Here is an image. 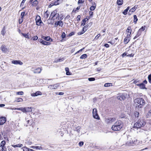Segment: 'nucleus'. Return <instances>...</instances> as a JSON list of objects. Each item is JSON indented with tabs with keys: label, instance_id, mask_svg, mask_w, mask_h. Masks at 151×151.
<instances>
[{
	"label": "nucleus",
	"instance_id": "1",
	"mask_svg": "<svg viewBox=\"0 0 151 151\" xmlns=\"http://www.w3.org/2000/svg\"><path fill=\"white\" fill-rule=\"evenodd\" d=\"M146 124V122L143 119H139L134 124L133 127L138 129L143 127Z\"/></svg>",
	"mask_w": 151,
	"mask_h": 151
},
{
	"label": "nucleus",
	"instance_id": "2",
	"mask_svg": "<svg viewBox=\"0 0 151 151\" xmlns=\"http://www.w3.org/2000/svg\"><path fill=\"white\" fill-rule=\"evenodd\" d=\"M123 124L122 121H118L116 122L111 127L112 130L115 131H119L122 127Z\"/></svg>",
	"mask_w": 151,
	"mask_h": 151
},
{
	"label": "nucleus",
	"instance_id": "3",
	"mask_svg": "<svg viewBox=\"0 0 151 151\" xmlns=\"http://www.w3.org/2000/svg\"><path fill=\"white\" fill-rule=\"evenodd\" d=\"M135 103L139 108H142L145 104L144 100L142 98H137L134 100Z\"/></svg>",
	"mask_w": 151,
	"mask_h": 151
},
{
	"label": "nucleus",
	"instance_id": "4",
	"mask_svg": "<svg viewBox=\"0 0 151 151\" xmlns=\"http://www.w3.org/2000/svg\"><path fill=\"white\" fill-rule=\"evenodd\" d=\"M137 139L134 138H132L131 136H128L127 137V140L126 143L127 145L129 146L133 144L136 143Z\"/></svg>",
	"mask_w": 151,
	"mask_h": 151
},
{
	"label": "nucleus",
	"instance_id": "5",
	"mask_svg": "<svg viewBox=\"0 0 151 151\" xmlns=\"http://www.w3.org/2000/svg\"><path fill=\"white\" fill-rule=\"evenodd\" d=\"M35 21L36 24L37 26H40L41 24L43 23L41 20L40 17L38 15L36 16Z\"/></svg>",
	"mask_w": 151,
	"mask_h": 151
},
{
	"label": "nucleus",
	"instance_id": "6",
	"mask_svg": "<svg viewBox=\"0 0 151 151\" xmlns=\"http://www.w3.org/2000/svg\"><path fill=\"white\" fill-rule=\"evenodd\" d=\"M31 70L33 71L35 73H40L41 70V69L39 67L35 68V66H33L31 69Z\"/></svg>",
	"mask_w": 151,
	"mask_h": 151
},
{
	"label": "nucleus",
	"instance_id": "7",
	"mask_svg": "<svg viewBox=\"0 0 151 151\" xmlns=\"http://www.w3.org/2000/svg\"><path fill=\"white\" fill-rule=\"evenodd\" d=\"M93 117L96 119H99V117L97 114V110L96 109H93L92 112Z\"/></svg>",
	"mask_w": 151,
	"mask_h": 151
},
{
	"label": "nucleus",
	"instance_id": "8",
	"mask_svg": "<svg viewBox=\"0 0 151 151\" xmlns=\"http://www.w3.org/2000/svg\"><path fill=\"white\" fill-rule=\"evenodd\" d=\"M59 83H56L53 85H50L48 86V88L50 90H52L57 88L59 87Z\"/></svg>",
	"mask_w": 151,
	"mask_h": 151
},
{
	"label": "nucleus",
	"instance_id": "9",
	"mask_svg": "<svg viewBox=\"0 0 151 151\" xmlns=\"http://www.w3.org/2000/svg\"><path fill=\"white\" fill-rule=\"evenodd\" d=\"M132 32V29L130 27H128L126 30V33L127 37H131V34Z\"/></svg>",
	"mask_w": 151,
	"mask_h": 151
},
{
	"label": "nucleus",
	"instance_id": "10",
	"mask_svg": "<svg viewBox=\"0 0 151 151\" xmlns=\"http://www.w3.org/2000/svg\"><path fill=\"white\" fill-rule=\"evenodd\" d=\"M32 107H24V113H26L27 112H30L31 113H32Z\"/></svg>",
	"mask_w": 151,
	"mask_h": 151
},
{
	"label": "nucleus",
	"instance_id": "11",
	"mask_svg": "<svg viewBox=\"0 0 151 151\" xmlns=\"http://www.w3.org/2000/svg\"><path fill=\"white\" fill-rule=\"evenodd\" d=\"M57 12V11L56 10H55L51 13L50 16V18H51V19H52L54 20H55V16Z\"/></svg>",
	"mask_w": 151,
	"mask_h": 151
},
{
	"label": "nucleus",
	"instance_id": "12",
	"mask_svg": "<svg viewBox=\"0 0 151 151\" xmlns=\"http://www.w3.org/2000/svg\"><path fill=\"white\" fill-rule=\"evenodd\" d=\"M117 98L120 101L124 100L125 99V97L122 94H119L117 96Z\"/></svg>",
	"mask_w": 151,
	"mask_h": 151
},
{
	"label": "nucleus",
	"instance_id": "13",
	"mask_svg": "<svg viewBox=\"0 0 151 151\" xmlns=\"http://www.w3.org/2000/svg\"><path fill=\"white\" fill-rule=\"evenodd\" d=\"M6 118L4 117H2L0 118V124H3L6 122Z\"/></svg>",
	"mask_w": 151,
	"mask_h": 151
},
{
	"label": "nucleus",
	"instance_id": "14",
	"mask_svg": "<svg viewBox=\"0 0 151 151\" xmlns=\"http://www.w3.org/2000/svg\"><path fill=\"white\" fill-rule=\"evenodd\" d=\"M12 63L16 65L19 64L22 65L23 64V63L19 60H14L12 61Z\"/></svg>",
	"mask_w": 151,
	"mask_h": 151
},
{
	"label": "nucleus",
	"instance_id": "15",
	"mask_svg": "<svg viewBox=\"0 0 151 151\" xmlns=\"http://www.w3.org/2000/svg\"><path fill=\"white\" fill-rule=\"evenodd\" d=\"M42 95V92L39 91H38L36 92V93H32L31 94V96H35L38 95Z\"/></svg>",
	"mask_w": 151,
	"mask_h": 151
},
{
	"label": "nucleus",
	"instance_id": "16",
	"mask_svg": "<svg viewBox=\"0 0 151 151\" xmlns=\"http://www.w3.org/2000/svg\"><path fill=\"white\" fill-rule=\"evenodd\" d=\"M136 85L139 86L141 89H146V88L145 87V85L144 83H141L140 84H137Z\"/></svg>",
	"mask_w": 151,
	"mask_h": 151
},
{
	"label": "nucleus",
	"instance_id": "17",
	"mask_svg": "<svg viewBox=\"0 0 151 151\" xmlns=\"http://www.w3.org/2000/svg\"><path fill=\"white\" fill-rule=\"evenodd\" d=\"M12 110H20L22 111V112L24 113V111H25L24 107H20L19 108H12L11 109Z\"/></svg>",
	"mask_w": 151,
	"mask_h": 151
},
{
	"label": "nucleus",
	"instance_id": "18",
	"mask_svg": "<svg viewBox=\"0 0 151 151\" xmlns=\"http://www.w3.org/2000/svg\"><path fill=\"white\" fill-rule=\"evenodd\" d=\"M30 148L36 150H41L42 149L41 146L40 145V146H32L30 147Z\"/></svg>",
	"mask_w": 151,
	"mask_h": 151
},
{
	"label": "nucleus",
	"instance_id": "19",
	"mask_svg": "<svg viewBox=\"0 0 151 151\" xmlns=\"http://www.w3.org/2000/svg\"><path fill=\"white\" fill-rule=\"evenodd\" d=\"M137 8V7H136V6H134V7H132V9H131L129 12V14L130 15L131 14L132 12H133L135 11Z\"/></svg>",
	"mask_w": 151,
	"mask_h": 151
},
{
	"label": "nucleus",
	"instance_id": "20",
	"mask_svg": "<svg viewBox=\"0 0 151 151\" xmlns=\"http://www.w3.org/2000/svg\"><path fill=\"white\" fill-rule=\"evenodd\" d=\"M45 40L47 41H52V40L51 39L50 37L47 36V37H42Z\"/></svg>",
	"mask_w": 151,
	"mask_h": 151
},
{
	"label": "nucleus",
	"instance_id": "21",
	"mask_svg": "<svg viewBox=\"0 0 151 151\" xmlns=\"http://www.w3.org/2000/svg\"><path fill=\"white\" fill-rule=\"evenodd\" d=\"M130 40V37H127V36L126 37H125L124 40V42L125 44H127Z\"/></svg>",
	"mask_w": 151,
	"mask_h": 151
},
{
	"label": "nucleus",
	"instance_id": "22",
	"mask_svg": "<svg viewBox=\"0 0 151 151\" xmlns=\"http://www.w3.org/2000/svg\"><path fill=\"white\" fill-rule=\"evenodd\" d=\"M1 50L3 52H6L7 51V49L5 45H3L1 47Z\"/></svg>",
	"mask_w": 151,
	"mask_h": 151
},
{
	"label": "nucleus",
	"instance_id": "23",
	"mask_svg": "<svg viewBox=\"0 0 151 151\" xmlns=\"http://www.w3.org/2000/svg\"><path fill=\"white\" fill-rule=\"evenodd\" d=\"M6 142L4 140H3L1 141V145L0 146V147L2 148V147H4V145H5Z\"/></svg>",
	"mask_w": 151,
	"mask_h": 151
},
{
	"label": "nucleus",
	"instance_id": "24",
	"mask_svg": "<svg viewBox=\"0 0 151 151\" xmlns=\"http://www.w3.org/2000/svg\"><path fill=\"white\" fill-rule=\"evenodd\" d=\"M65 70L66 72V74L67 75H71V73L69 71V69L68 68H65Z\"/></svg>",
	"mask_w": 151,
	"mask_h": 151
},
{
	"label": "nucleus",
	"instance_id": "25",
	"mask_svg": "<svg viewBox=\"0 0 151 151\" xmlns=\"http://www.w3.org/2000/svg\"><path fill=\"white\" fill-rule=\"evenodd\" d=\"M146 116L147 117H150L151 116V109L149 110L146 114Z\"/></svg>",
	"mask_w": 151,
	"mask_h": 151
},
{
	"label": "nucleus",
	"instance_id": "26",
	"mask_svg": "<svg viewBox=\"0 0 151 151\" xmlns=\"http://www.w3.org/2000/svg\"><path fill=\"white\" fill-rule=\"evenodd\" d=\"M129 6H128L127 7V8L125 9V10H124V11L122 13L123 14H124V15H126L127 14V12L128 11V10L129 9Z\"/></svg>",
	"mask_w": 151,
	"mask_h": 151
},
{
	"label": "nucleus",
	"instance_id": "27",
	"mask_svg": "<svg viewBox=\"0 0 151 151\" xmlns=\"http://www.w3.org/2000/svg\"><path fill=\"white\" fill-rule=\"evenodd\" d=\"M42 44L44 45H50L51 43L50 42H47V41L43 40Z\"/></svg>",
	"mask_w": 151,
	"mask_h": 151
},
{
	"label": "nucleus",
	"instance_id": "28",
	"mask_svg": "<svg viewBox=\"0 0 151 151\" xmlns=\"http://www.w3.org/2000/svg\"><path fill=\"white\" fill-rule=\"evenodd\" d=\"M49 14V12L48 11H46V12L44 14V17L47 19L48 17Z\"/></svg>",
	"mask_w": 151,
	"mask_h": 151
},
{
	"label": "nucleus",
	"instance_id": "29",
	"mask_svg": "<svg viewBox=\"0 0 151 151\" xmlns=\"http://www.w3.org/2000/svg\"><path fill=\"white\" fill-rule=\"evenodd\" d=\"M87 18L84 19L82 21V24H81V26H84L86 24V21L88 20Z\"/></svg>",
	"mask_w": 151,
	"mask_h": 151
},
{
	"label": "nucleus",
	"instance_id": "30",
	"mask_svg": "<svg viewBox=\"0 0 151 151\" xmlns=\"http://www.w3.org/2000/svg\"><path fill=\"white\" fill-rule=\"evenodd\" d=\"M38 2L36 0L33 1L32 4V5L33 6H36L38 4Z\"/></svg>",
	"mask_w": 151,
	"mask_h": 151
},
{
	"label": "nucleus",
	"instance_id": "31",
	"mask_svg": "<svg viewBox=\"0 0 151 151\" xmlns=\"http://www.w3.org/2000/svg\"><path fill=\"white\" fill-rule=\"evenodd\" d=\"M55 19H57L58 20H62V19H61V17L59 19V14L57 13L55 16Z\"/></svg>",
	"mask_w": 151,
	"mask_h": 151
},
{
	"label": "nucleus",
	"instance_id": "32",
	"mask_svg": "<svg viewBox=\"0 0 151 151\" xmlns=\"http://www.w3.org/2000/svg\"><path fill=\"white\" fill-rule=\"evenodd\" d=\"M12 146L14 147H21L23 146V145L22 144H18L16 145H12Z\"/></svg>",
	"mask_w": 151,
	"mask_h": 151
},
{
	"label": "nucleus",
	"instance_id": "33",
	"mask_svg": "<svg viewBox=\"0 0 151 151\" xmlns=\"http://www.w3.org/2000/svg\"><path fill=\"white\" fill-rule=\"evenodd\" d=\"M22 34L25 38H27V39H29V33H27V34L23 33H22Z\"/></svg>",
	"mask_w": 151,
	"mask_h": 151
},
{
	"label": "nucleus",
	"instance_id": "34",
	"mask_svg": "<svg viewBox=\"0 0 151 151\" xmlns=\"http://www.w3.org/2000/svg\"><path fill=\"white\" fill-rule=\"evenodd\" d=\"M145 29V27H142L138 31V32L141 34L142 32Z\"/></svg>",
	"mask_w": 151,
	"mask_h": 151
},
{
	"label": "nucleus",
	"instance_id": "35",
	"mask_svg": "<svg viewBox=\"0 0 151 151\" xmlns=\"http://www.w3.org/2000/svg\"><path fill=\"white\" fill-rule=\"evenodd\" d=\"M123 0H117V4L118 5H121L123 3Z\"/></svg>",
	"mask_w": 151,
	"mask_h": 151
},
{
	"label": "nucleus",
	"instance_id": "36",
	"mask_svg": "<svg viewBox=\"0 0 151 151\" xmlns=\"http://www.w3.org/2000/svg\"><path fill=\"white\" fill-rule=\"evenodd\" d=\"M139 113L137 111H135L134 113V115L136 117L138 118L139 116Z\"/></svg>",
	"mask_w": 151,
	"mask_h": 151
},
{
	"label": "nucleus",
	"instance_id": "37",
	"mask_svg": "<svg viewBox=\"0 0 151 151\" xmlns=\"http://www.w3.org/2000/svg\"><path fill=\"white\" fill-rule=\"evenodd\" d=\"M87 55L86 54H84L82 55L80 57V59H85L87 57Z\"/></svg>",
	"mask_w": 151,
	"mask_h": 151
},
{
	"label": "nucleus",
	"instance_id": "38",
	"mask_svg": "<svg viewBox=\"0 0 151 151\" xmlns=\"http://www.w3.org/2000/svg\"><path fill=\"white\" fill-rule=\"evenodd\" d=\"M59 1L60 0H54L53 1H54L55 5H57L59 4Z\"/></svg>",
	"mask_w": 151,
	"mask_h": 151
},
{
	"label": "nucleus",
	"instance_id": "39",
	"mask_svg": "<svg viewBox=\"0 0 151 151\" xmlns=\"http://www.w3.org/2000/svg\"><path fill=\"white\" fill-rule=\"evenodd\" d=\"M138 20V19L136 15H134V22L135 24Z\"/></svg>",
	"mask_w": 151,
	"mask_h": 151
},
{
	"label": "nucleus",
	"instance_id": "40",
	"mask_svg": "<svg viewBox=\"0 0 151 151\" xmlns=\"http://www.w3.org/2000/svg\"><path fill=\"white\" fill-rule=\"evenodd\" d=\"M58 24H59V26L61 27H62L63 25V22L61 21V20H59L58 21Z\"/></svg>",
	"mask_w": 151,
	"mask_h": 151
},
{
	"label": "nucleus",
	"instance_id": "41",
	"mask_svg": "<svg viewBox=\"0 0 151 151\" xmlns=\"http://www.w3.org/2000/svg\"><path fill=\"white\" fill-rule=\"evenodd\" d=\"M96 6H92L90 8V9L91 11L94 10L96 8Z\"/></svg>",
	"mask_w": 151,
	"mask_h": 151
},
{
	"label": "nucleus",
	"instance_id": "42",
	"mask_svg": "<svg viewBox=\"0 0 151 151\" xmlns=\"http://www.w3.org/2000/svg\"><path fill=\"white\" fill-rule=\"evenodd\" d=\"M80 127L78 126L74 129V130L77 132H79L80 129Z\"/></svg>",
	"mask_w": 151,
	"mask_h": 151
},
{
	"label": "nucleus",
	"instance_id": "43",
	"mask_svg": "<svg viewBox=\"0 0 151 151\" xmlns=\"http://www.w3.org/2000/svg\"><path fill=\"white\" fill-rule=\"evenodd\" d=\"M141 34L139 33L138 32H137V34L134 37L133 39L134 40L136 39Z\"/></svg>",
	"mask_w": 151,
	"mask_h": 151
},
{
	"label": "nucleus",
	"instance_id": "44",
	"mask_svg": "<svg viewBox=\"0 0 151 151\" xmlns=\"http://www.w3.org/2000/svg\"><path fill=\"white\" fill-rule=\"evenodd\" d=\"M17 94L20 95H22L24 94V93L22 91L17 92L16 93Z\"/></svg>",
	"mask_w": 151,
	"mask_h": 151
},
{
	"label": "nucleus",
	"instance_id": "45",
	"mask_svg": "<svg viewBox=\"0 0 151 151\" xmlns=\"http://www.w3.org/2000/svg\"><path fill=\"white\" fill-rule=\"evenodd\" d=\"M0 151H7L6 150V147H2L1 148L0 147ZM9 151H12V150H9Z\"/></svg>",
	"mask_w": 151,
	"mask_h": 151
},
{
	"label": "nucleus",
	"instance_id": "46",
	"mask_svg": "<svg viewBox=\"0 0 151 151\" xmlns=\"http://www.w3.org/2000/svg\"><path fill=\"white\" fill-rule=\"evenodd\" d=\"M25 12H23L21 13V15H20V17H21V18L23 19V17L25 15Z\"/></svg>",
	"mask_w": 151,
	"mask_h": 151
},
{
	"label": "nucleus",
	"instance_id": "47",
	"mask_svg": "<svg viewBox=\"0 0 151 151\" xmlns=\"http://www.w3.org/2000/svg\"><path fill=\"white\" fill-rule=\"evenodd\" d=\"M111 84H112L111 83H106L104 84V86L105 87L110 86H111Z\"/></svg>",
	"mask_w": 151,
	"mask_h": 151
},
{
	"label": "nucleus",
	"instance_id": "48",
	"mask_svg": "<svg viewBox=\"0 0 151 151\" xmlns=\"http://www.w3.org/2000/svg\"><path fill=\"white\" fill-rule=\"evenodd\" d=\"M85 1V0H79L78 4H82L84 3Z\"/></svg>",
	"mask_w": 151,
	"mask_h": 151
},
{
	"label": "nucleus",
	"instance_id": "49",
	"mask_svg": "<svg viewBox=\"0 0 151 151\" xmlns=\"http://www.w3.org/2000/svg\"><path fill=\"white\" fill-rule=\"evenodd\" d=\"M149 82L151 83V74L149 75L148 77Z\"/></svg>",
	"mask_w": 151,
	"mask_h": 151
},
{
	"label": "nucleus",
	"instance_id": "50",
	"mask_svg": "<svg viewBox=\"0 0 151 151\" xmlns=\"http://www.w3.org/2000/svg\"><path fill=\"white\" fill-rule=\"evenodd\" d=\"M1 32L2 35H4V34L5 33V29L4 27L3 28V29L1 31Z\"/></svg>",
	"mask_w": 151,
	"mask_h": 151
},
{
	"label": "nucleus",
	"instance_id": "51",
	"mask_svg": "<svg viewBox=\"0 0 151 151\" xmlns=\"http://www.w3.org/2000/svg\"><path fill=\"white\" fill-rule=\"evenodd\" d=\"M23 101V99L21 98H18L16 101L17 102H21Z\"/></svg>",
	"mask_w": 151,
	"mask_h": 151
},
{
	"label": "nucleus",
	"instance_id": "52",
	"mask_svg": "<svg viewBox=\"0 0 151 151\" xmlns=\"http://www.w3.org/2000/svg\"><path fill=\"white\" fill-rule=\"evenodd\" d=\"M66 36L64 32H63L61 35V37L63 39Z\"/></svg>",
	"mask_w": 151,
	"mask_h": 151
},
{
	"label": "nucleus",
	"instance_id": "53",
	"mask_svg": "<svg viewBox=\"0 0 151 151\" xmlns=\"http://www.w3.org/2000/svg\"><path fill=\"white\" fill-rule=\"evenodd\" d=\"M38 37L37 36H34L32 37L33 40H36L38 39Z\"/></svg>",
	"mask_w": 151,
	"mask_h": 151
},
{
	"label": "nucleus",
	"instance_id": "54",
	"mask_svg": "<svg viewBox=\"0 0 151 151\" xmlns=\"http://www.w3.org/2000/svg\"><path fill=\"white\" fill-rule=\"evenodd\" d=\"M86 31V29L85 31H82L81 32H79L78 33V35H81L83 34L84 33L85 31Z\"/></svg>",
	"mask_w": 151,
	"mask_h": 151
},
{
	"label": "nucleus",
	"instance_id": "55",
	"mask_svg": "<svg viewBox=\"0 0 151 151\" xmlns=\"http://www.w3.org/2000/svg\"><path fill=\"white\" fill-rule=\"evenodd\" d=\"M111 123L114 122L116 120V119L114 118H110Z\"/></svg>",
	"mask_w": 151,
	"mask_h": 151
},
{
	"label": "nucleus",
	"instance_id": "56",
	"mask_svg": "<svg viewBox=\"0 0 151 151\" xmlns=\"http://www.w3.org/2000/svg\"><path fill=\"white\" fill-rule=\"evenodd\" d=\"M88 80L89 81H93L95 80V78H88Z\"/></svg>",
	"mask_w": 151,
	"mask_h": 151
},
{
	"label": "nucleus",
	"instance_id": "57",
	"mask_svg": "<svg viewBox=\"0 0 151 151\" xmlns=\"http://www.w3.org/2000/svg\"><path fill=\"white\" fill-rule=\"evenodd\" d=\"M83 142H80L79 143V145L80 147H81L83 145Z\"/></svg>",
	"mask_w": 151,
	"mask_h": 151
},
{
	"label": "nucleus",
	"instance_id": "58",
	"mask_svg": "<svg viewBox=\"0 0 151 151\" xmlns=\"http://www.w3.org/2000/svg\"><path fill=\"white\" fill-rule=\"evenodd\" d=\"M54 5H55V4H54V1H53L51 2L49 6L50 7H51Z\"/></svg>",
	"mask_w": 151,
	"mask_h": 151
},
{
	"label": "nucleus",
	"instance_id": "59",
	"mask_svg": "<svg viewBox=\"0 0 151 151\" xmlns=\"http://www.w3.org/2000/svg\"><path fill=\"white\" fill-rule=\"evenodd\" d=\"M84 49V48H83L82 49H81V50H79L77 52H76L74 54V55H76V54H77L78 53H79V52H81Z\"/></svg>",
	"mask_w": 151,
	"mask_h": 151
},
{
	"label": "nucleus",
	"instance_id": "60",
	"mask_svg": "<svg viewBox=\"0 0 151 151\" xmlns=\"http://www.w3.org/2000/svg\"><path fill=\"white\" fill-rule=\"evenodd\" d=\"M26 148L27 150H26V151H33V150L32 149H29V148H27V147H26ZM25 151L24 150V149L23 151Z\"/></svg>",
	"mask_w": 151,
	"mask_h": 151
},
{
	"label": "nucleus",
	"instance_id": "61",
	"mask_svg": "<svg viewBox=\"0 0 151 151\" xmlns=\"http://www.w3.org/2000/svg\"><path fill=\"white\" fill-rule=\"evenodd\" d=\"M101 35L99 34H98L95 37V39H98L99 37Z\"/></svg>",
	"mask_w": 151,
	"mask_h": 151
},
{
	"label": "nucleus",
	"instance_id": "62",
	"mask_svg": "<svg viewBox=\"0 0 151 151\" xmlns=\"http://www.w3.org/2000/svg\"><path fill=\"white\" fill-rule=\"evenodd\" d=\"M106 122L107 123H111V122L110 121V118H108V119H107L106 120Z\"/></svg>",
	"mask_w": 151,
	"mask_h": 151
},
{
	"label": "nucleus",
	"instance_id": "63",
	"mask_svg": "<svg viewBox=\"0 0 151 151\" xmlns=\"http://www.w3.org/2000/svg\"><path fill=\"white\" fill-rule=\"evenodd\" d=\"M80 18H81L80 15H78L77 17V21H80Z\"/></svg>",
	"mask_w": 151,
	"mask_h": 151
},
{
	"label": "nucleus",
	"instance_id": "64",
	"mask_svg": "<svg viewBox=\"0 0 151 151\" xmlns=\"http://www.w3.org/2000/svg\"><path fill=\"white\" fill-rule=\"evenodd\" d=\"M89 14L90 16H92L93 15V12L91 11H90L89 12Z\"/></svg>",
	"mask_w": 151,
	"mask_h": 151
}]
</instances>
